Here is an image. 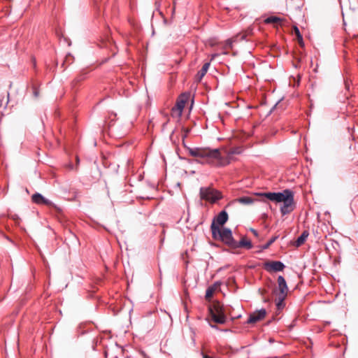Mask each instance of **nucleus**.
<instances>
[{"label":"nucleus","instance_id":"nucleus-29","mask_svg":"<svg viewBox=\"0 0 358 358\" xmlns=\"http://www.w3.org/2000/svg\"><path fill=\"white\" fill-rule=\"evenodd\" d=\"M357 200H358V197H357Z\"/></svg>","mask_w":358,"mask_h":358},{"label":"nucleus","instance_id":"nucleus-24","mask_svg":"<svg viewBox=\"0 0 358 358\" xmlns=\"http://www.w3.org/2000/svg\"><path fill=\"white\" fill-rule=\"evenodd\" d=\"M250 230L253 234V235L255 236L258 237L259 233H258V231L256 229L251 228Z\"/></svg>","mask_w":358,"mask_h":358},{"label":"nucleus","instance_id":"nucleus-6","mask_svg":"<svg viewBox=\"0 0 358 358\" xmlns=\"http://www.w3.org/2000/svg\"><path fill=\"white\" fill-rule=\"evenodd\" d=\"M263 268L268 273L282 271L285 264L280 261H268L264 263Z\"/></svg>","mask_w":358,"mask_h":358},{"label":"nucleus","instance_id":"nucleus-3","mask_svg":"<svg viewBox=\"0 0 358 358\" xmlns=\"http://www.w3.org/2000/svg\"><path fill=\"white\" fill-rule=\"evenodd\" d=\"M199 194L201 199L215 203L222 198V193L210 187H201Z\"/></svg>","mask_w":358,"mask_h":358},{"label":"nucleus","instance_id":"nucleus-7","mask_svg":"<svg viewBox=\"0 0 358 358\" xmlns=\"http://www.w3.org/2000/svg\"><path fill=\"white\" fill-rule=\"evenodd\" d=\"M190 99L189 93H183L180 94L177 100L176 107L173 108V110H177L179 115H182L183 109Z\"/></svg>","mask_w":358,"mask_h":358},{"label":"nucleus","instance_id":"nucleus-19","mask_svg":"<svg viewBox=\"0 0 358 358\" xmlns=\"http://www.w3.org/2000/svg\"><path fill=\"white\" fill-rule=\"evenodd\" d=\"M278 238V236H273L266 243L260 246L261 250H264L268 249Z\"/></svg>","mask_w":358,"mask_h":358},{"label":"nucleus","instance_id":"nucleus-28","mask_svg":"<svg viewBox=\"0 0 358 358\" xmlns=\"http://www.w3.org/2000/svg\"><path fill=\"white\" fill-rule=\"evenodd\" d=\"M269 342L270 343L273 342V339L271 338H269Z\"/></svg>","mask_w":358,"mask_h":358},{"label":"nucleus","instance_id":"nucleus-23","mask_svg":"<svg viewBox=\"0 0 358 358\" xmlns=\"http://www.w3.org/2000/svg\"><path fill=\"white\" fill-rule=\"evenodd\" d=\"M33 90L34 96L37 98L39 96L38 90L36 89L35 86L33 87Z\"/></svg>","mask_w":358,"mask_h":358},{"label":"nucleus","instance_id":"nucleus-1","mask_svg":"<svg viewBox=\"0 0 358 358\" xmlns=\"http://www.w3.org/2000/svg\"><path fill=\"white\" fill-rule=\"evenodd\" d=\"M189 154L196 158V162L213 167H223L230 163L229 155H222L219 149L209 148H193L189 149Z\"/></svg>","mask_w":358,"mask_h":358},{"label":"nucleus","instance_id":"nucleus-21","mask_svg":"<svg viewBox=\"0 0 358 358\" xmlns=\"http://www.w3.org/2000/svg\"><path fill=\"white\" fill-rule=\"evenodd\" d=\"M215 290V288L214 287V286H210L207 288V289L206 291V295H205V298L206 300H209L211 299Z\"/></svg>","mask_w":358,"mask_h":358},{"label":"nucleus","instance_id":"nucleus-4","mask_svg":"<svg viewBox=\"0 0 358 358\" xmlns=\"http://www.w3.org/2000/svg\"><path fill=\"white\" fill-rule=\"evenodd\" d=\"M210 317L211 320L217 324H224L226 318L222 306L217 302L209 308Z\"/></svg>","mask_w":358,"mask_h":358},{"label":"nucleus","instance_id":"nucleus-10","mask_svg":"<svg viewBox=\"0 0 358 358\" xmlns=\"http://www.w3.org/2000/svg\"><path fill=\"white\" fill-rule=\"evenodd\" d=\"M32 201L36 204H44L47 206H50L52 202L45 199L42 194L40 193L34 194L31 196Z\"/></svg>","mask_w":358,"mask_h":358},{"label":"nucleus","instance_id":"nucleus-5","mask_svg":"<svg viewBox=\"0 0 358 358\" xmlns=\"http://www.w3.org/2000/svg\"><path fill=\"white\" fill-rule=\"evenodd\" d=\"M294 192L292 191L283 201L280 207V212L282 215L290 213L294 209Z\"/></svg>","mask_w":358,"mask_h":358},{"label":"nucleus","instance_id":"nucleus-13","mask_svg":"<svg viewBox=\"0 0 358 358\" xmlns=\"http://www.w3.org/2000/svg\"><path fill=\"white\" fill-rule=\"evenodd\" d=\"M292 190L289 189H286L281 192H276L275 200V202L280 203L283 202V201L287 198Z\"/></svg>","mask_w":358,"mask_h":358},{"label":"nucleus","instance_id":"nucleus-2","mask_svg":"<svg viewBox=\"0 0 358 358\" xmlns=\"http://www.w3.org/2000/svg\"><path fill=\"white\" fill-rule=\"evenodd\" d=\"M210 229L212 231V236L213 238H219L226 245L232 248L233 245L234 244L235 240L233 238L232 231L230 229H220V227L215 223V221H213L210 226Z\"/></svg>","mask_w":358,"mask_h":358},{"label":"nucleus","instance_id":"nucleus-9","mask_svg":"<svg viewBox=\"0 0 358 358\" xmlns=\"http://www.w3.org/2000/svg\"><path fill=\"white\" fill-rule=\"evenodd\" d=\"M278 288L279 290L278 295L287 296L288 287L285 278L282 275L278 277Z\"/></svg>","mask_w":358,"mask_h":358},{"label":"nucleus","instance_id":"nucleus-11","mask_svg":"<svg viewBox=\"0 0 358 358\" xmlns=\"http://www.w3.org/2000/svg\"><path fill=\"white\" fill-rule=\"evenodd\" d=\"M245 248L248 250H250L252 248V244L250 241L244 237L242 238L239 241H234V244L233 245L232 248Z\"/></svg>","mask_w":358,"mask_h":358},{"label":"nucleus","instance_id":"nucleus-15","mask_svg":"<svg viewBox=\"0 0 358 358\" xmlns=\"http://www.w3.org/2000/svg\"><path fill=\"white\" fill-rule=\"evenodd\" d=\"M254 199L250 196H241L235 199L233 202H237L244 205H249L254 202Z\"/></svg>","mask_w":358,"mask_h":358},{"label":"nucleus","instance_id":"nucleus-20","mask_svg":"<svg viewBox=\"0 0 358 358\" xmlns=\"http://www.w3.org/2000/svg\"><path fill=\"white\" fill-rule=\"evenodd\" d=\"M293 29H294V34H295V35H296V36L297 38L299 43L301 46L303 45V37H302V35L300 33V31H299V28L296 26H294Z\"/></svg>","mask_w":358,"mask_h":358},{"label":"nucleus","instance_id":"nucleus-8","mask_svg":"<svg viewBox=\"0 0 358 358\" xmlns=\"http://www.w3.org/2000/svg\"><path fill=\"white\" fill-rule=\"evenodd\" d=\"M266 315V311L264 308L256 310L251 313L247 320L248 324H255L263 320Z\"/></svg>","mask_w":358,"mask_h":358},{"label":"nucleus","instance_id":"nucleus-18","mask_svg":"<svg viewBox=\"0 0 358 358\" xmlns=\"http://www.w3.org/2000/svg\"><path fill=\"white\" fill-rule=\"evenodd\" d=\"M284 20L282 18L276 17V16H270L264 20L265 23L271 24V23H280Z\"/></svg>","mask_w":358,"mask_h":358},{"label":"nucleus","instance_id":"nucleus-26","mask_svg":"<svg viewBox=\"0 0 358 358\" xmlns=\"http://www.w3.org/2000/svg\"><path fill=\"white\" fill-rule=\"evenodd\" d=\"M203 358H213V357L210 356H208L207 355L203 354Z\"/></svg>","mask_w":358,"mask_h":358},{"label":"nucleus","instance_id":"nucleus-17","mask_svg":"<svg viewBox=\"0 0 358 358\" xmlns=\"http://www.w3.org/2000/svg\"><path fill=\"white\" fill-rule=\"evenodd\" d=\"M287 296L277 295V298L275 299V304L278 310L282 308L285 306L284 301Z\"/></svg>","mask_w":358,"mask_h":358},{"label":"nucleus","instance_id":"nucleus-22","mask_svg":"<svg viewBox=\"0 0 358 358\" xmlns=\"http://www.w3.org/2000/svg\"><path fill=\"white\" fill-rule=\"evenodd\" d=\"M266 199L271 201H275L276 192H266L262 194Z\"/></svg>","mask_w":358,"mask_h":358},{"label":"nucleus","instance_id":"nucleus-12","mask_svg":"<svg viewBox=\"0 0 358 358\" xmlns=\"http://www.w3.org/2000/svg\"><path fill=\"white\" fill-rule=\"evenodd\" d=\"M228 214L225 210H222L213 220L215 223L219 225L224 224L228 220Z\"/></svg>","mask_w":358,"mask_h":358},{"label":"nucleus","instance_id":"nucleus-16","mask_svg":"<svg viewBox=\"0 0 358 358\" xmlns=\"http://www.w3.org/2000/svg\"><path fill=\"white\" fill-rule=\"evenodd\" d=\"M309 233L308 231H304L303 233L297 238L295 245L296 247L301 246L306 241L308 238Z\"/></svg>","mask_w":358,"mask_h":358},{"label":"nucleus","instance_id":"nucleus-27","mask_svg":"<svg viewBox=\"0 0 358 358\" xmlns=\"http://www.w3.org/2000/svg\"><path fill=\"white\" fill-rule=\"evenodd\" d=\"M245 35H242V36H241V39H245Z\"/></svg>","mask_w":358,"mask_h":358},{"label":"nucleus","instance_id":"nucleus-25","mask_svg":"<svg viewBox=\"0 0 358 358\" xmlns=\"http://www.w3.org/2000/svg\"><path fill=\"white\" fill-rule=\"evenodd\" d=\"M232 43H233L232 39H229V40L227 41V44H228L230 47H231Z\"/></svg>","mask_w":358,"mask_h":358},{"label":"nucleus","instance_id":"nucleus-14","mask_svg":"<svg viewBox=\"0 0 358 358\" xmlns=\"http://www.w3.org/2000/svg\"><path fill=\"white\" fill-rule=\"evenodd\" d=\"M209 66H210V63L206 62L203 65L201 69L198 71V73L196 76V80L198 81H201L202 80V78L206 74V73L209 69Z\"/></svg>","mask_w":358,"mask_h":358}]
</instances>
